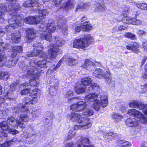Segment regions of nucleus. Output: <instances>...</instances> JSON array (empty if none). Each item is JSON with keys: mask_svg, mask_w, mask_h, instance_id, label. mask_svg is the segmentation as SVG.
<instances>
[{"mask_svg": "<svg viewBox=\"0 0 147 147\" xmlns=\"http://www.w3.org/2000/svg\"><path fill=\"white\" fill-rule=\"evenodd\" d=\"M34 50L32 52H28L27 54L28 57H34L40 55V56L44 60H40L38 62L35 61V59H33L31 61H29L30 64L31 66V68L28 70V73L30 71H34L36 70L38 71L41 70L40 74L42 73V70L39 69L40 67H43L45 66L46 63V59L47 58L51 59H54L55 58L57 53L59 52V50L55 49V48L51 46L50 50H48V55H47L45 53H43L42 51L43 49V46L39 42H36L34 45Z\"/></svg>", "mask_w": 147, "mask_h": 147, "instance_id": "nucleus-1", "label": "nucleus"}, {"mask_svg": "<svg viewBox=\"0 0 147 147\" xmlns=\"http://www.w3.org/2000/svg\"><path fill=\"white\" fill-rule=\"evenodd\" d=\"M17 11L16 10V14L13 15L12 18L9 20V26L5 27L6 29H10L11 28L14 29L23 24L24 22L23 21L24 20L22 19L23 16L18 13L16 12ZM39 19L36 16H30L25 18L24 21L29 24H37L39 23H40V21H40Z\"/></svg>", "mask_w": 147, "mask_h": 147, "instance_id": "nucleus-2", "label": "nucleus"}, {"mask_svg": "<svg viewBox=\"0 0 147 147\" xmlns=\"http://www.w3.org/2000/svg\"><path fill=\"white\" fill-rule=\"evenodd\" d=\"M6 0L8 1L9 2L11 3L9 5L8 8H7L3 4L0 5V19L2 18L3 16L4 15V12L6 11L9 12V14L11 16V17L9 20H9L12 18V15L16 14V10H17L19 9L20 6L18 4L17 5H13V9H11L12 6V4L13 3H15V2L17 0Z\"/></svg>", "mask_w": 147, "mask_h": 147, "instance_id": "nucleus-3", "label": "nucleus"}, {"mask_svg": "<svg viewBox=\"0 0 147 147\" xmlns=\"http://www.w3.org/2000/svg\"><path fill=\"white\" fill-rule=\"evenodd\" d=\"M27 106H24L20 104L18 105L17 107L14 106L12 109L14 113H16L19 112L20 110L22 113L20 118L21 120L25 122H27L29 119V114H30V111L27 108Z\"/></svg>", "mask_w": 147, "mask_h": 147, "instance_id": "nucleus-4", "label": "nucleus"}, {"mask_svg": "<svg viewBox=\"0 0 147 147\" xmlns=\"http://www.w3.org/2000/svg\"><path fill=\"white\" fill-rule=\"evenodd\" d=\"M93 75L99 78H104L106 81L110 82L112 79L111 73L109 70L103 71L100 69L95 70L93 73Z\"/></svg>", "mask_w": 147, "mask_h": 147, "instance_id": "nucleus-5", "label": "nucleus"}, {"mask_svg": "<svg viewBox=\"0 0 147 147\" xmlns=\"http://www.w3.org/2000/svg\"><path fill=\"white\" fill-rule=\"evenodd\" d=\"M28 70L26 71V74L23 75V78H26L32 79H31L29 81L30 84V86L29 85V87H31V86H36L37 84V82L36 81V80L38 79L41 70H36L34 71H30L29 73H28Z\"/></svg>", "mask_w": 147, "mask_h": 147, "instance_id": "nucleus-6", "label": "nucleus"}, {"mask_svg": "<svg viewBox=\"0 0 147 147\" xmlns=\"http://www.w3.org/2000/svg\"><path fill=\"white\" fill-rule=\"evenodd\" d=\"M39 27V30L43 32H48L51 34L56 30V27L53 23H49L47 24L45 22L40 21Z\"/></svg>", "mask_w": 147, "mask_h": 147, "instance_id": "nucleus-7", "label": "nucleus"}, {"mask_svg": "<svg viewBox=\"0 0 147 147\" xmlns=\"http://www.w3.org/2000/svg\"><path fill=\"white\" fill-rule=\"evenodd\" d=\"M127 114L136 117L139 119V121L143 123H147V117L138 110L134 109H129L127 111Z\"/></svg>", "mask_w": 147, "mask_h": 147, "instance_id": "nucleus-8", "label": "nucleus"}, {"mask_svg": "<svg viewBox=\"0 0 147 147\" xmlns=\"http://www.w3.org/2000/svg\"><path fill=\"white\" fill-rule=\"evenodd\" d=\"M100 63L96 61L93 62L89 59H86L85 63L83 64L81 67L89 71H92L94 70L96 66H99L100 65Z\"/></svg>", "mask_w": 147, "mask_h": 147, "instance_id": "nucleus-9", "label": "nucleus"}, {"mask_svg": "<svg viewBox=\"0 0 147 147\" xmlns=\"http://www.w3.org/2000/svg\"><path fill=\"white\" fill-rule=\"evenodd\" d=\"M129 105L130 107L142 109L145 115L147 114V104H144L136 100H133L129 102Z\"/></svg>", "mask_w": 147, "mask_h": 147, "instance_id": "nucleus-10", "label": "nucleus"}, {"mask_svg": "<svg viewBox=\"0 0 147 147\" xmlns=\"http://www.w3.org/2000/svg\"><path fill=\"white\" fill-rule=\"evenodd\" d=\"M86 103L83 101L78 102L77 103L72 104L70 106V109L73 111L80 112L83 111L87 107Z\"/></svg>", "mask_w": 147, "mask_h": 147, "instance_id": "nucleus-11", "label": "nucleus"}, {"mask_svg": "<svg viewBox=\"0 0 147 147\" xmlns=\"http://www.w3.org/2000/svg\"><path fill=\"white\" fill-rule=\"evenodd\" d=\"M7 121L12 127L16 128L19 126L22 128L25 127V124L19 120H15L12 116L8 117Z\"/></svg>", "mask_w": 147, "mask_h": 147, "instance_id": "nucleus-12", "label": "nucleus"}, {"mask_svg": "<svg viewBox=\"0 0 147 147\" xmlns=\"http://www.w3.org/2000/svg\"><path fill=\"white\" fill-rule=\"evenodd\" d=\"M39 0H28L26 1L23 3V5L26 7H34L35 8L34 9L35 10H39L40 9L39 6L41 4L39 2Z\"/></svg>", "mask_w": 147, "mask_h": 147, "instance_id": "nucleus-13", "label": "nucleus"}, {"mask_svg": "<svg viewBox=\"0 0 147 147\" xmlns=\"http://www.w3.org/2000/svg\"><path fill=\"white\" fill-rule=\"evenodd\" d=\"M78 123L80 124L81 128L85 129L90 127L92 126V124L90 121V119L88 117H80Z\"/></svg>", "mask_w": 147, "mask_h": 147, "instance_id": "nucleus-14", "label": "nucleus"}, {"mask_svg": "<svg viewBox=\"0 0 147 147\" xmlns=\"http://www.w3.org/2000/svg\"><path fill=\"white\" fill-rule=\"evenodd\" d=\"M23 88V90H22L21 92V94L22 95L26 94L28 93L29 92H30V94L34 93L35 92H38L40 91L39 89L37 88H35L34 89H33L31 90H29L30 88L29 87V84L28 83H25L22 84L20 86V89Z\"/></svg>", "mask_w": 147, "mask_h": 147, "instance_id": "nucleus-15", "label": "nucleus"}, {"mask_svg": "<svg viewBox=\"0 0 147 147\" xmlns=\"http://www.w3.org/2000/svg\"><path fill=\"white\" fill-rule=\"evenodd\" d=\"M38 92H35L32 95L31 98L27 97L24 98L23 102L26 105H29L30 104H33L36 103L37 101L36 98L38 94Z\"/></svg>", "mask_w": 147, "mask_h": 147, "instance_id": "nucleus-16", "label": "nucleus"}, {"mask_svg": "<svg viewBox=\"0 0 147 147\" xmlns=\"http://www.w3.org/2000/svg\"><path fill=\"white\" fill-rule=\"evenodd\" d=\"M54 42L55 44H53L51 45H50V49L49 50H50V49L51 46H53V47H54L55 50H57V49L59 50V52L57 53V55L58 54L61 53V52L60 49L58 48H56V46L59 47L61 46L64 44L65 41L63 39L61 38H59V37H55V38Z\"/></svg>", "mask_w": 147, "mask_h": 147, "instance_id": "nucleus-17", "label": "nucleus"}, {"mask_svg": "<svg viewBox=\"0 0 147 147\" xmlns=\"http://www.w3.org/2000/svg\"><path fill=\"white\" fill-rule=\"evenodd\" d=\"M0 127L3 130H7L9 132L13 135H15L19 132L18 130L14 129H11L9 127L6 121L0 123Z\"/></svg>", "mask_w": 147, "mask_h": 147, "instance_id": "nucleus-18", "label": "nucleus"}, {"mask_svg": "<svg viewBox=\"0 0 147 147\" xmlns=\"http://www.w3.org/2000/svg\"><path fill=\"white\" fill-rule=\"evenodd\" d=\"M140 47V45L139 44L134 42L131 43L130 45H127L126 48L127 49L131 50L132 52L138 54L140 52L138 48Z\"/></svg>", "mask_w": 147, "mask_h": 147, "instance_id": "nucleus-19", "label": "nucleus"}, {"mask_svg": "<svg viewBox=\"0 0 147 147\" xmlns=\"http://www.w3.org/2000/svg\"><path fill=\"white\" fill-rule=\"evenodd\" d=\"M26 31V39L30 40L35 38L36 31L35 29L33 28H29L27 29Z\"/></svg>", "mask_w": 147, "mask_h": 147, "instance_id": "nucleus-20", "label": "nucleus"}, {"mask_svg": "<svg viewBox=\"0 0 147 147\" xmlns=\"http://www.w3.org/2000/svg\"><path fill=\"white\" fill-rule=\"evenodd\" d=\"M18 85L17 84H11L9 87V90L7 92V95L5 98L7 99H12L11 97L13 94V91L15 90L17 88Z\"/></svg>", "mask_w": 147, "mask_h": 147, "instance_id": "nucleus-21", "label": "nucleus"}, {"mask_svg": "<svg viewBox=\"0 0 147 147\" xmlns=\"http://www.w3.org/2000/svg\"><path fill=\"white\" fill-rule=\"evenodd\" d=\"M75 4L74 0H68L66 3L63 4L62 7L65 10L67 11L73 8Z\"/></svg>", "mask_w": 147, "mask_h": 147, "instance_id": "nucleus-22", "label": "nucleus"}, {"mask_svg": "<svg viewBox=\"0 0 147 147\" xmlns=\"http://www.w3.org/2000/svg\"><path fill=\"white\" fill-rule=\"evenodd\" d=\"M125 123L126 125L129 127H135L138 125V121L135 118H129L126 120Z\"/></svg>", "mask_w": 147, "mask_h": 147, "instance_id": "nucleus-23", "label": "nucleus"}, {"mask_svg": "<svg viewBox=\"0 0 147 147\" xmlns=\"http://www.w3.org/2000/svg\"><path fill=\"white\" fill-rule=\"evenodd\" d=\"M68 116V118L71 121L77 122L78 123L79 120L81 117V115L78 113L74 112H72Z\"/></svg>", "mask_w": 147, "mask_h": 147, "instance_id": "nucleus-24", "label": "nucleus"}, {"mask_svg": "<svg viewBox=\"0 0 147 147\" xmlns=\"http://www.w3.org/2000/svg\"><path fill=\"white\" fill-rule=\"evenodd\" d=\"M95 11L99 13L104 11L105 9L104 4L102 2L97 3L95 5Z\"/></svg>", "mask_w": 147, "mask_h": 147, "instance_id": "nucleus-25", "label": "nucleus"}, {"mask_svg": "<svg viewBox=\"0 0 147 147\" xmlns=\"http://www.w3.org/2000/svg\"><path fill=\"white\" fill-rule=\"evenodd\" d=\"M86 89V87L81 84L75 86L74 88L76 93L78 94L85 92Z\"/></svg>", "mask_w": 147, "mask_h": 147, "instance_id": "nucleus-26", "label": "nucleus"}, {"mask_svg": "<svg viewBox=\"0 0 147 147\" xmlns=\"http://www.w3.org/2000/svg\"><path fill=\"white\" fill-rule=\"evenodd\" d=\"M98 95L94 93H92L87 94L85 98V100L90 101H94L96 98H97Z\"/></svg>", "mask_w": 147, "mask_h": 147, "instance_id": "nucleus-27", "label": "nucleus"}, {"mask_svg": "<svg viewBox=\"0 0 147 147\" xmlns=\"http://www.w3.org/2000/svg\"><path fill=\"white\" fill-rule=\"evenodd\" d=\"M12 51L13 53L11 56L14 57L17 55V52L20 53L22 51V48L21 46H15L12 47Z\"/></svg>", "mask_w": 147, "mask_h": 147, "instance_id": "nucleus-28", "label": "nucleus"}, {"mask_svg": "<svg viewBox=\"0 0 147 147\" xmlns=\"http://www.w3.org/2000/svg\"><path fill=\"white\" fill-rule=\"evenodd\" d=\"M61 60L59 61L56 66L55 65H52L50 69L48 70L47 74H50L53 73L54 71L56 70L61 65Z\"/></svg>", "mask_w": 147, "mask_h": 147, "instance_id": "nucleus-29", "label": "nucleus"}, {"mask_svg": "<svg viewBox=\"0 0 147 147\" xmlns=\"http://www.w3.org/2000/svg\"><path fill=\"white\" fill-rule=\"evenodd\" d=\"M112 119L114 121L116 122H118L121 120L123 117L118 113H113L111 115Z\"/></svg>", "mask_w": 147, "mask_h": 147, "instance_id": "nucleus-30", "label": "nucleus"}, {"mask_svg": "<svg viewBox=\"0 0 147 147\" xmlns=\"http://www.w3.org/2000/svg\"><path fill=\"white\" fill-rule=\"evenodd\" d=\"M100 97L101 105L102 107L105 108L107 106L108 103V98L107 96L105 95L102 96Z\"/></svg>", "mask_w": 147, "mask_h": 147, "instance_id": "nucleus-31", "label": "nucleus"}, {"mask_svg": "<svg viewBox=\"0 0 147 147\" xmlns=\"http://www.w3.org/2000/svg\"><path fill=\"white\" fill-rule=\"evenodd\" d=\"M2 51V50L0 49V52ZM7 59L5 55L4 54H0V66L1 67L5 65L7 62Z\"/></svg>", "mask_w": 147, "mask_h": 147, "instance_id": "nucleus-32", "label": "nucleus"}, {"mask_svg": "<svg viewBox=\"0 0 147 147\" xmlns=\"http://www.w3.org/2000/svg\"><path fill=\"white\" fill-rule=\"evenodd\" d=\"M89 143V140L88 138H81L80 143L77 145L78 147H84V146H87L86 144Z\"/></svg>", "mask_w": 147, "mask_h": 147, "instance_id": "nucleus-33", "label": "nucleus"}, {"mask_svg": "<svg viewBox=\"0 0 147 147\" xmlns=\"http://www.w3.org/2000/svg\"><path fill=\"white\" fill-rule=\"evenodd\" d=\"M40 37L41 38L45 39L49 41H51L52 40V35L51 33H42L41 34Z\"/></svg>", "mask_w": 147, "mask_h": 147, "instance_id": "nucleus-34", "label": "nucleus"}, {"mask_svg": "<svg viewBox=\"0 0 147 147\" xmlns=\"http://www.w3.org/2000/svg\"><path fill=\"white\" fill-rule=\"evenodd\" d=\"M118 147H130L131 144L128 141L121 140L117 142Z\"/></svg>", "mask_w": 147, "mask_h": 147, "instance_id": "nucleus-35", "label": "nucleus"}, {"mask_svg": "<svg viewBox=\"0 0 147 147\" xmlns=\"http://www.w3.org/2000/svg\"><path fill=\"white\" fill-rule=\"evenodd\" d=\"M89 43L86 39L80 38V49H83L87 47L89 45Z\"/></svg>", "mask_w": 147, "mask_h": 147, "instance_id": "nucleus-36", "label": "nucleus"}, {"mask_svg": "<svg viewBox=\"0 0 147 147\" xmlns=\"http://www.w3.org/2000/svg\"><path fill=\"white\" fill-rule=\"evenodd\" d=\"M12 41L13 43H18L20 40V36L18 32L14 33L11 37Z\"/></svg>", "mask_w": 147, "mask_h": 147, "instance_id": "nucleus-37", "label": "nucleus"}, {"mask_svg": "<svg viewBox=\"0 0 147 147\" xmlns=\"http://www.w3.org/2000/svg\"><path fill=\"white\" fill-rule=\"evenodd\" d=\"M91 80L89 77H85L81 79L82 84L85 86H88L91 84Z\"/></svg>", "mask_w": 147, "mask_h": 147, "instance_id": "nucleus-38", "label": "nucleus"}, {"mask_svg": "<svg viewBox=\"0 0 147 147\" xmlns=\"http://www.w3.org/2000/svg\"><path fill=\"white\" fill-rule=\"evenodd\" d=\"M135 4L138 8L145 10H147V4L146 3L135 2Z\"/></svg>", "mask_w": 147, "mask_h": 147, "instance_id": "nucleus-39", "label": "nucleus"}, {"mask_svg": "<svg viewBox=\"0 0 147 147\" xmlns=\"http://www.w3.org/2000/svg\"><path fill=\"white\" fill-rule=\"evenodd\" d=\"M67 65L71 66L75 65L78 63L77 59L71 58H67Z\"/></svg>", "mask_w": 147, "mask_h": 147, "instance_id": "nucleus-40", "label": "nucleus"}, {"mask_svg": "<svg viewBox=\"0 0 147 147\" xmlns=\"http://www.w3.org/2000/svg\"><path fill=\"white\" fill-rule=\"evenodd\" d=\"M38 13L39 14L38 18L39 19H42L43 18H45V16L48 14L49 12L46 9H42L39 10Z\"/></svg>", "mask_w": 147, "mask_h": 147, "instance_id": "nucleus-41", "label": "nucleus"}, {"mask_svg": "<svg viewBox=\"0 0 147 147\" xmlns=\"http://www.w3.org/2000/svg\"><path fill=\"white\" fill-rule=\"evenodd\" d=\"M82 28L83 31L87 32L91 29L92 26L87 24L86 21L82 25Z\"/></svg>", "mask_w": 147, "mask_h": 147, "instance_id": "nucleus-42", "label": "nucleus"}, {"mask_svg": "<svg viewBox=\"0 0 147 147\" xmlns=\"http://www.w3.org/2000/svg\"><path fill=\"white\" fill-rule=\"evenodd\" d=\"M26 140H28V142H27L28 144H32L34 142V140L35 138V135L34 134H28V136Z\"/></svg>", "mask_w": 147, "mask_h": 147, "instance_id": "nucleus-43", "label": "nucleus"}, {"mask_svg": "<svg viewBox=\"0 0 147 147\" xmlns=\"http://www.w3.org/2000/svg\"><path fill=\"white\" fill-rule=\"evenodd\" d=\"M76 133V132L74 128L70 129L69 131L67 136V139L68 140L71 139L75 136Z\"/></svg>", "mask_w": 147, "mask_h": 147, "instance_id": "nucleus-44", "label": "nucleus"}, {"mask_svg": "<svg viewBox=\"0 0 147 147\" xmlns=\"http://www.w3.org/2000/svg\"><path fill=\"white\" fill-rule=\"evenodd\" d=\"M58 25L59 28H60L61 29L62 32L64 35H66L68 34V31L67 30V27L65 24H63L62 25Z\"/></svg>", "mask_w": 147, "mask_h": 147, "instance_id": "nucleus-45", "label": "nucleus"}, {"mask_svg": "<svg viewBox=\"0 0 147 147\" xmlns=\"http://www.w3.org/2000/svg\"><path fill=\"white\" fill-rule=\"evenodd\" d=\"M93 106L94 109L96 111L99 110L100 107V105L99 100L96 98L94 101Z\"/></svg>", "mask_w": 147, "mask_h": 147, "instance_id": "nucleus-46", "label": "nucleus"}, {"mask_svg": "<svg viewBox=\"0 0 147 147\" xmlns=\"http://www.w3.org/2000/svg\"><path fill=\"white\" fill-rule=\"evenodd\" d=\"M80 38L75 40L73 42V47L77 49H80Z\"/></svg>", "mask_w": 147, "mask_h": 147, "instance_id": "nucleus-47", "label": "nucleus"}, {"mask_svg": "<svg viewBox=\"0 0 147 147\" xmlns=\"http://www.w3.org/2000/svg\"><path fill=\"white\" fill-rule=\"evenodd\" d=\"M82 29V25L79 24L76 25L75 27L73 28V30L74 33L76 34L77 32H79Z\"/></svg>", "mask_w": 147, "mask_h": 147, "instance_id": "nucleus-48", "label": "nucleus"}, {"mask_svg": "<svg viewBox=\"0 0 147 147\" xmlns=\"http://www.w3.org/2000/svg\"><path fill=\"white\" fill-rule=\"evenodd\" d=\"M93 111L90 109H87L83 113V115L85 116H91L93 115Z\"/></svg>", "mask_w": 147, "mask_h": 147, "instance_id": "nucleus-49", "label": "nucleus"}, {"mask_svg": "<svg viewBox=\"0 0 147 147\" xmlns=\"http://www.w3.org/2000/svg\"><path fill=\"white\" fill-rule=\"evenodd\" d=\"M31 114H32V118L30 117H29V116H30L29 115L30 114V113L29 114V119L33 120V118H35V117H37V116H38L39 114V111H38L36 110H35V111H33L32 112Z\"/></svg>", "mask_w": 147, "mask_h": 147, "instance_id": "nucleus-50", "label": "nucleus"}, {"mask_svg": "<svg viewBox=\"0 0 147 147\" xmlns=\"http://www.w3.org/2000/svg\"><path fill=\"white\" fill-rule=\"evenodd\" d=\"M132 24L134 25H140L142 24V22L136 18H133L132 21Z\"/></svg>", "mask_w": 147, "mask_h": 147, "instance_id": "nucleus-51", "label": "nucleus"}, {"mask_svg": "<svg viewBox=\"0 0 147 147\" xmlns=\"http://www.w3.org/2000/svg\"><path fill=\"white\" fill-rule=\"evenodd\" d=\"M132 19L128 17H124L122 20L123 22L126 24H132Z\"/></svg>", "mask_w": 147, "mask_h": 147, "instance_id": "nucleus-52", "label": "nucleus"}, {"mask_svg": "<svg viewBox=\"0 0 147 147\" xmlns=\"http://www.w3.org/2000/svg\"><path fill=\"white\" fill-rule=\"evenodd\" d=\"M125 37L130 38L132 39H134L136 38V35L134 34H132L130 32H127L125 34Z\"/></svg>", "mask_w": 147, "mask_h": 147, "instance_id": "nucleus-53", "label": "nucleus"}, {"mask_svg": "<svg viewBox=\"0 0 147 147\" xmlns=\"http://www.w3.org/2000/svg\"><path fill=\"white\" fill-rule=\"evenodd\" d=\"M13 144L12 140H10L5 142L3 144L0 145V147H7Z\"/></svg>", "mask_w": 147, "mask_h": 147, "instance_id": "nucleus-54", "label": "nucleus"}, {"mask_svg": "<svg viewBox=\"0 0 147 147\" xmlns=\"http://www.w3.org/2000/svg\"><path fill=\"white\" fill-rule=\"evenodd\" d=\"M8 77V75L6 74L4 72H0V79L3 78L5 80H7Z\"/></svg>", "mask_w": 147, "mask_h": 147, "instance_id": "nucleus-55", "label": "nucleus"}, {"mask_svg": "<svg viewBox=\"0 0 147 147\" xmlns=\"http://www.w3.org/2000/svg\"><path fill=\"white\" fill-rule=\"evenodd\" d=\"M88 42H92L94 41V39L93 37L90 35H87L86 37L84 38Z\"/></svg>", "mask_w": 147, "mask_h": 147, "instance_id": "nucleus-56", "label": "nucleus"}, {"mask_svg": "<svg viewBox=\"0 0 147 147\" xmlns=\"http://www.w3.org/2000/svg\"><path fill=\"white\" fill-rule=\"evenodd\" d=\"M83 3H80L78 4L77 7L75 9V11H77L79 9H83Z\"/></svg>", "mask_w": 147, "mask_h": 147, "instance_id": "nucleus-57", "label": "nucleus"}, {"mask_svg": "<svg viewBox=\"0 0 147 147\" xmlns=\"http://www.w3.org/2000/svg\"><path fill=\"white\" fill-rule=\"evenodd\" d=\"M61 0H54V4L57 6L59 5L61 3Z\"/></svg>", "mask_w": 147, "mask_h": 147, "instance_id": "nucleus-58", "label": "nucleus"}, {"mask_svg": "<svg viewBox=\"0 0 147 147\" xmlns=\"http://www.w3.org/2000/svg\"><path fill=\"white\" fill-rule=\"evenodd\" d=\"M16 61L15 60H13L12 61H9V67H12V66H14L16 64Z\"/></svg>", "mask_w": 147, "mask_h": 147, "instance_id": "nucleus-59", "label": "nucleus"}, {"mask_svg": "<svg viewBox=\"0 0 147 147\" xmlns=\"http://www.w3.org/2000/svg\"><path fill=\"white\" fill-rule=\"evenodd\" d=\"M137 33L140 36H142L144 34L146 33V32L143 30H138L137 32Z\"/></svg>", "mask_w": 147, "mask_h": 147, "instance_id": "nucleus-60", "label": "nucleus"}, {"mask_svg": "<svg viewBox=\"0 0 147 147\" xmlns=\"http://www.w3.org/2000/svg\"><path fill=\"white\" fill-rule=\"evenodd\" d=\"M143 45L144 49L147 51V40H145L143 41Z\"/></svg>", "mask_w": 147, "mask_h": 147, "instance_id": "nucleus-61", "label": "nucleus"}, {"mask_svg": "<svg viewBox=\"0 0 147 147\" xmlns=\"http://www.w3.org/2000/svg\"><path fill=\"white\" fill-rule=\"evenodd\" d=\"M145 73L143 76V77L144 79H147V64L145 65Z\"/></svg>", "mask_w": 147, "mask_h": 147, "instance_id": "nucleus-62", "label": "nucleus"}, {"mask_svg": "<svg viewBox=\"0 0 147 147\" xmlns=\"http://www.w3.org/2000/svg\"><path fill=\"white\" fill-rule=\"evenodd\" d=\"M126 28V27L122 25H120L118 27V30L119 31L125 30Z\"/></svg>", "mask_w": 147, "mask_h": 147, "instance_id": "nucleus-63", "label": "nucleus"}, {"mask_svg": "<svg viewBox=\"0 0 147 147\" xmlns=\"http://www.w3.org/2000/svg\"><path fill=\"white\" fill-rule=\"evenodd\" d=\"M109 137V138L111 139L112 138L114 137L113 133L112 132H109L107 133Z\"/></svg>", "mask_w": 147, "mask_h": 147, "instance_id": "nucleus-64", "label": "nucleus"}]
</instances>
